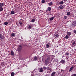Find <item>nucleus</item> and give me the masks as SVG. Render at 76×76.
<instances>
[{
    "mask_svg": "<svg viewBox=\"0 0 76 76\" xmlns=\"http://www.w3.org/2000/svg\"><path fill=\"white\" fill-rule=\"evenodd\" d=\"M74 67L73 66H72L69 70V72H70V71H72V70H73V69Z\"/></svg>",
    "mask_w": 76,
    "mask_h": 76,
    "instance_id": "obj_21",
    "label": "nucleus"
},
{
    "mask_svg": "<svg viewBox=\"0 0 76 76\" xmlns=\"http://www.w3.org/2000/svg\"><path fill=\"white\" fill-rule=\"evenodd\" d=\"M64 2H66L67 1V0H64Z\"/></svg>",
    "mask_w": 76,
    "mask_h": 76,
    "instance_id": "obj_40",
    "label": "nucleus"
},
{
    "mask_svg": "<svg viewBox=\"0 0 76 76\" xmlns=\"http://www.w3.org/2000/svg\"><path fill=\"white\" fill-rule=\"evenodd\" d=\"M35 21V18H34L32 19L31 22H34Z\"/></svg>",
    "mask_w": 76,
    "mask_h": 76,
    "instance_id": "obj_25",
    "label": "nucleus"
},
{
    "mask_svg": "<svg viewBox=\"0 0 76 76\" xmlns=\"http://www.w3.org/2000/svg\"><path fill=\"white\" fill-rule=\"evenodd\" d=\"M15 75V73L14 72H12L11 73V76H13Z\"/></svg>",
    "mask_w": 76,
    "mask_h": 76,
    "instance_id": "obj_28",
    "label": "nucleus"
},
{
    "mask_svg": "<svg viewBox=\"0 0 76 76\" xmlns=\"http://www.w3.org/2000/svg\"><path fill=\"white\" fill-rule=\"evenodd\" d=\"M71 17H72V18H73V17H74V15H71Z\"/></svg>",
    "mask_w": 76,
    "mask_h": 76,
    "instance_id": "obj_38",
    "label": "nucleus"
},
{
    "mask_svg": "<svg viewBox=\"0 0 76 76\" xmlns=\"http://www.w3.org/2000/svg\"><path fill=\"white\" fill-rule=\"evenodd\" d=\"M46 48H49V47H50V45H48V44H47L46 45Z\"/></svg>",
    "mask_w": 76,
    "mask_h": 76,
    "instance_id": "obj_24",
    "label": "nucleus"
},
{
    "mask_svg": "<svg viewBox=\"0 0 76 76\" xmlns=\"http://www.w3.org/2000/svg\"><path fill=\"white\" fill-rule=\"evenodd\" d=\"M52 72V69L48 67L47 68V73H50Z\"/></svg>",
    "mask_w": 76,
    "mask_h": 76,
    "instance_id": "obj_2",
    "label": "nucleus"
},
{
    "mask_svg": "<svg viewBox=\"0 0 76 76\" xmlns=\"http://www.w3.org/2000/svg\"><path fill=\"white\" fill-rule=\"evenodd\" d=\"M3 10V7H0V12H1Z\"/></svg>",
    "mask_w": 76,
    "mask_h": 76,
    "instance_id": "obj_22",
    "label": "nucleus"
},
{
    "mask_svg": "<svg viewBox=\"0 0 76 76\" xmlns=\"http://www.w3.org/2000/svg\"><path fill=\"white\" fill-rule=\"evenodd\" d=\"M37 59V57L36 56H35L34 58V60L36 61V60Z\"/></svg>",
    "mask_w": 76,
    "mask_h": 76,
    "instance_id": "obj_30",
    "label": "nucleus"
},
{
    "mask_svg": "<svg viewBox=\"0 0 76 76\" xmlns=\"http://www.w3.org/2000/svg\"><path fill=\"white\" fill-rule=\"evenodd\" d=\"M43 72V69L42 68V67L40 69L39 72Z\"/></svg>",
    "mask_w": 76,
    "mask_h": 76,
    "instance_id": "obj_17",
    "label": "nucleus"
},
{
    "mask_svg": "<svg viewBox=\"0 0 76 76\" xmlns=\"http://www.w3.org/2000/svg\"><path fill=\"white\" fill-rule=\"evenodd\" d=\"M14 9H12L11 12V15H14V14H15V13H16V12L14 11Z\"/></svg>",
    "mask_w": 76,
    "mask_h": 76,
    "instance_id": "obj_5",
    "label": "nucleus"
},
{
    "mask_svg": "<svg viewBox=\"0 0 76 76\" xmlns=\"http://www.w3.org/2000/svg\"><path fill=\"white\" fill-rule=\"evenodd\" d=\"M59 36V34H58L56 33L54 34V37H56V38H58V37Z\"/></svg>",
    "mask_w": 76,
    "mask_h": 76,
    "instance_id": "obj_6",
    "label": "nucleus"
},
{
    "mask_svg": "<svg viewBox=\"0 0 76 76\" xmlns=\"http://www.w3.org/2000/svg\"><path fill=\"white\" fill-rule=\"evenodd\" d=\"M54 17H52L50 18V20H53L54 19Z\"/></svg>",
    "mask_w": 76,
    "mask_h": 76,
    "instance_id": "obj_29",
    "label": "nucleus"
},
{
    "mask_svg": "<svg viewBox=\"0 0 76 76\" xmlns=\"http://www.w3.org/2000/svg\"><path fill=\"white\" fill-rule=\"evenodd\" d=\"M4 64V63L2 62L1 63V66H3Z\"/></svg>",
    "mask_w": 76,
    "mask_h": 76,
    "instance_id": "obj_33",
    "label": "nucleus"
},
{
    "mask_svg": "<svg viewBox=\"0 0 76 76\" xmlns=\"http://www.w3.org/2000/svg\"><path fill=\"white\" fill-rule=\"evenodd\" d=\"M76 41H72V45H76Z\"/></svg>",
    "mask_w": 76,
    "mask_h": 76,
    "instance_id": "obj_13",
    "label": "nucleus"
},
{
    "mask_svg": "<svg viewBox=\"0 0 76 76\" xmlns=\"http://www.w3.org/2000/svg\"><path fill=\"white\" fill-rule=\"evenodd\" d=\"M56 72H53L51 74V76H55V74L56 73Z\"/></svg>",
    "mask_w": 76,
    "mask_h": 76,
    "instance_id": "obj_14",
    "label": "nucleus"
},
{
    "mask_svg": "<svg viewBox=\"0 0 76 76\" xmlns=\"http://www.w3.org/2000/svg\"><path fill=\"white\" fill-rule=\"evenodd\" d=\"M64 4V2H63V1H60L59 2V4Z\"/></svg>",
    "mask_w": 76,
    "mask_h": 76,
    "instance_id": "obj_18",
    "label": "nucleus"
},
{
    "mask_svg": "<svg viewBox=\"0 0 76 76\" xmlns=\"http://www.w3.org/2000/svg\"><path fill=\"white\" fill-rule=\"evenodd\" d=\"M72 25L73 27H75V26H76V25L75 22H72Z\"/></svg>",
    "mask_w": 76,
    "mask_h": 76,
    "instance_id": "obj_10",
    "label": "nucleus"
},
{
    "mask_svg": "<svg viewBox=\"0 0 76 76\" xmlns=\"http://www.w3.org/2000/svg\"><path fill=\"white\" fill-rule=\"evenodd\" d=\"M61 63H65V61L64 60H62L60 61Z\"/></svg>",
    "mask_w": 76,
    "mask_h": 76,
    "instance_id": "obj_15",
    "label": "nucleus"
},
{
    "mask_svg": "<svg viewBox=\"0 0 76 76\" xmlns=\"http://www.w3.org/2000/svg\"><path fill=\"white\" fill-rule=\"evenodd\" d=\"M66 14L67 15H68V16H69V15H70V12H68Z\"/></svg>",
    "mask_w": 76,
    "mask_h": 76,
    "instance_id": "obj_27",
    "label": "nucleus"
},
{
    "mask_svg": "<svg viewBox=\"0 0 76 76\" xmlns=\"http://www.w3.org/2000/svg\"><path fill=\"white\" fill-rule=\"evenodd\" d=\"M59 8L60 9H64V7L62 5H60L59 7Z\"/></svg>",
    "mask_w": 76,
    "mask_h": 76,
    "instance_id": "obj_12",
    "label": "nucleus"
},
{
    "mask_svg": "<svg viewBox=\"0 0 76 76\" xmlns=\"http://www.w3.org/2000/svg\"><path fill=\"white\" fill-rule=\"evenodd\" d=\"M48 10L49 11H50V10H51V7H49L48 8Z\"/></svg>",
    "mask_w": 76,
    "mask_h": 76,
    "instance_id": "obj_19",
    "label": "nucleus"
},
{
    "mask_svg": "<svg viewBox=\"0 0 76 76\" xmlns=\"http://www.w3.org/2000/svg\"><path fill=\"white\" fill-rule=\"evenodd\" d=\"M22 46H21V45H20L18 48V51L19 52L21 51L22 50Z\"/></svg>",
    "mask_w": 76,
    "mask_h": 76,
    "instance_id": "obj_4",
    "label": "nucleus"
},
{
    "mask_svg": "<svg viewBox=\"0 0 76 76\" xmlns=\"http://www.w3.org/2000/svg\"><path fill=\"white\" fill-rule=\"evenodd\" d=\"M69 36L67 35H66V36H65V38H66V39H68V38H69Z\"/></svg>",
    "mask_w": 76,
    "mask_h": 76,
    "instance_id": "obj_20",
    "label": "nucleus"
},
{
    "mask_svg": "<svg viewBox=\"0 0 76 76\" xmlns=\"http://www.w3.org/2000/svg\"><path fill=\"white\" fill-rule=\"evenodd\" d=\"M19 23L20 25H22V24H23V20H20L19 21Z\"/></svg>",
    "mask_w": 76,
    "mask_h": 76,
    "instance_id": "obj_8",
    "label": "nucleus"
},
{
    "mask_svg": "<svg viewBox=\"0 0 76 76\" xmlns=\"http://www.w3.org/2000/svg\"><path fill=\"white\" fill-rule=\"evenodd\" d=\"M67 35L69 36H70V35H72V32H67L66 33Z\"/></svg>",
    "mask_w": 76,
    "mask_h": 76,
    "instance_id": "obj_7",
    "label": "nucleus"
},
{
    "mask_svg": "<svg viewBox=\"0 0 76 76\" xmlns=\"http://www.w3.org/2000/svg\"><path fill=\"white\" fill-rule=\"evenodd\" d=\"M73 32L75 34H76V30H74Z\"/></svg>",
    "mask_w": 76,
    "mask_h": 76,
    "instance_id": "obj_37",
    "label": "nucleus"
},
{
    "mask_svg": "<svg viewBox=\"0 0 76 76\" xmlns=\"http://www.w3.org/2000/svg\"><path fill=\"white\" fill-rule=\"evenodd\" d=\"M66 56H69V53H66Z\"/></svg>",
    "mask_w": 76,
    "mask_h": 76,
    "instance_id": "obj_36",
    "label": "nucleus"
},
{
    "mask_svg": "<svg viewBox=\"0 0 76 76\" xmlns=\"http://www.w3.org/2000/svg\"><path fill=\"white\" fill-rule=\"evenodd\" d=\"M45 76H48V75H46Z\"/></svg>",
    "mask_w": 76,
    "mask_h": 76,
    "instance_id": "obj_41",
    "label": "nucleus"
},
{
    "mask_svg": "<svg viewBox=\"0 0 76 76\" xmlns=\"http://www.w3.org/2000/svg\"><path fill=\"white\" fill-rule=\"evenodd\" d=\"M5 4L3 3H0V7H3Z\"/></svg>",
    "mask_w": 76,
    "mask_h": 76,
    "instance_id": "obj_9",
    "label": "nucleus"
},
{
    "mask_svg": "<svg viewBox=\"0 0 76 76\" xmlns=\"http://www.w3.org/2000/svg\"><path fill=\"white\" fill-rule=\"evenodd\" d=\"M51 60V58H50V57H48L45 59V64L46 65H48V64L50 63V61Z\"/></svg>",
    "mask_w": 76,
    "mask_h": 76,
    "instance_id": "obj_1",
    "label": "nucleus"
},
{
    "mask_svg": "<svg viewBox=\"0 0 76 76\" xmlns=\"http://www.w3.org/2000/svg\"><path fill=\"white\" fill-rule=\"evenodd\" d=\"M73 76H76V74H74L73 75Z\"/></svg>",
    "mask_w": 76,
    "mask_h": 76,
    "instance_id": "obj_39",
    "label": "nucleus"
},
{
    "mask_svg": "<svg viewBox=\"0 0 76 76\" xmlns=\"http://www.w3.org/2000/svg\"><path fill=\"white\" fill-rule=\"evenodd\" d=\"M48 4H49V5L50 6H53V2H50L49 3H48Z\"/></svg>",
    "mask_w": 76,
    "mask_h": 76,
    "instance_id": "obj_11",
    "label": "nucleus"
},
{
    "mask_svg": "<svg viewBox=\"0 0 76 76\" xmlns=\"http://www.w3.org/2000/svg\"><path fill=\"white\" fill-rule=\"evenodd\" d=\"M33 28V25L32 24H30V25H28L27 27V28L28 29H31Z\"/></svg>",
    "mask_w": 76,
    "mask_h": 76,
    "instance_id": "obj_3",
    "label": "nucleus"
},
{
    "mask_svg": "<svg viewBox=\"0 0 76 76\" xmlns=\"http://www.w3.org/2000/svg\"><path fill=\"white\" fill-rule=\"evenodd\" d=\"M64 19H67V16H64Z\"/></svg>",
    "mask_w": 76,
    "mask_h": 76,
    "instance_id": "obj_34",
    "label": "nucleus"
},
{
    "mask_svg": "<svg viewBox=\"0 0 76 76\" xmlns=\"http://www.w3.org/2000/svg\"><path fill=\"white\" fill-rule=\"evenodd\" d=\"M0 39H3V35L0 34Z\"/></svg>",
    "mask_w": 76,
    "mask_h": 76,
    "instance_id": "obj_23",
    "label": "nucleus"
},
{
    "mask_svg": "<svg viewBox=\"0 0 76 76\" xmlns=\"http://www.w3.org/2000/svg\"><path fill=\"white\" fill-rule=\"evenodd\" d=\"M4 24L5 25H8V22H6L4 23Z\"/></svg>",
    "mask_w": 76,
    "mask_h": 76,
    "instance_id": "obj_31",
    "label": "nucleus"
},
{
    "mask_svg": "<svg viewBox=\"0 0 76 76\" xmlns=\"http://www.w3.org/2000/svg\"><path fill=\"white\" fill-rule=\"evenodd\" d=\"M11 56H15V53H14L13 51H11Z\"/></svg>",
    "mask_w": 76,
    "mask_h": 76,
    "instance_id": "obj_16",
    "label": "nucleus"
},
{
    "mask_svg": "<svg viewBox=\"0 0 76 76\" xmlns=\"http://www.w3.org/2000/svg\"><path fill=\"white\" fill-rule=\"evenodd\" d=\"M43 69H46V67H45V66H43Z\"/></svg>",
    "mask_w": 76,
    "mask_h": 76,
    "instance_id": "obj_35",
    "label": "nucleus"
},
{
    "mask_svg": "<svg viewBox=\"0 0 76 76\" xmlns=\"http://www.w3.org/2000/svg\"><path fill=\"white\" fill-rule=\"evenodd\" d=\"M41 2L42 3H45V0H42V1Z\"/></svg>",
    "mask_w": 76,
    "mask_h": 76,
    "instance_id": "obj_26",
    "label": "nucleus"
},
{
    "mask_svg": "<svg viewBox=\"0 0 76 76\" xmlns=\"http://www.w3.org/2000/svg\"><path fill=\"white\" fill-rule=\"evenodd\" d=\"M15 35V33H12L11 34V36H12V37H14Z\"/></svg>",
    "mask_w": 76,
    "mask_h": 76,
    "instance_id": "obj_32",
    "label": "nucleus"
}]
</instances>
